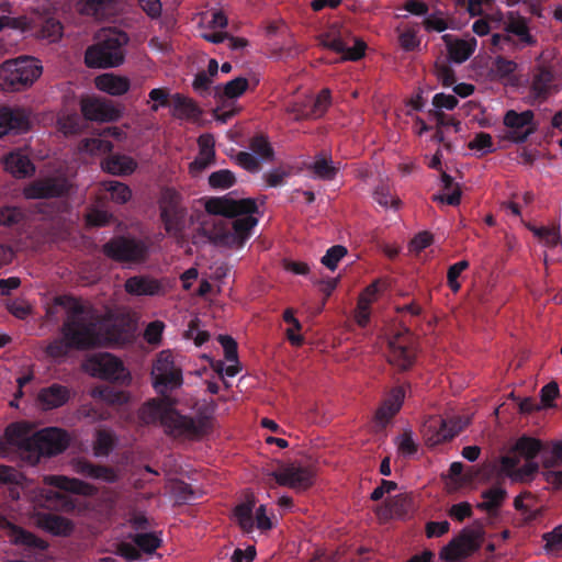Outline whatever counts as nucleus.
Returning <instances> with one entry per match:
<instances>
[{"label":"nucleus","instance_id":"nucleus-1","mask_svg":"<svg viewBox=\"0 0 562 562\" xmlns=\"http://www.w3.org/2000/svg\"><path fill=\"white\" fill-rule=\"evenodd\" d=\"M204 209L209 214L235 218L231 225L218 220L212 227H202L203 235L216 246L243 247L258 224V218L252 216L258 212V205L251 198L236 200L231 193L213 196L205 201Z\"/></svg>","mask_w":562,"mask_h":562},{"label":"nucleus","instance_id":"nucleus-2","mask_svg":"<svg viewBox=\"0 0 562 562\" xmlns=\"http://www.w3.org/2000/svg\"><path fill=\"white\" fill-rule=\"evenodd\" d=\"M55 304L68 308L63 325L64 339H55L46 347L47 356L61 358L70 348L89 349L102 345L105 340L123 341L127 337H104L100 317L94 310L75 299L55 297Z\"/></svg>","mask_w":562,"mask_h":562},{"label":"nucleus","instance_id":"nucleus-3","mask_svg":"<svg viewBox=\"0 0 562 562\" xmlns=\"http://www.w3.org/2000/svg\"><path fill=\"white\" fill-rule=\"evenodd\" d=\"M138 419L143 425L157 422L168 435L175 437H200L205 432L206 423L202 419L183 416L172 408L169 401L153 398L144 403L138 409Z\"/></svg>","mask_w":562,"mask_h":562},{"label":"nucleus","instance_id":"nucleus-4","mask_svg":"<svg viewBox=\"0 0 562 562\" xmlns=\"http://www.w3.org/2000/svg\"><path fill=\"white\" fill-rule=\"evenodd\" d=\"M130 36L115 27L103 29L98 42L86 49L85 63L90 68H113L123 64Z\"/></svg>","mask_w":562,"mask_h":562},{"label":"nucleus","instance_id":"nucleus-5","mask_svg":"<svg viewBox=\"0 0 562 562\" xmlns=\"http://www.w3.org/2000/svg\"><path fill=\"white\" fill-rule=\"evenodd\" d=\"M41 74L42 66L37 59L20 56L0 66V85L5 90L21 91L33 85Z\"/></svg>","mask_w":562,"mask_h":562},{"label":"nucleus","instance_id":"nucleus-6","mask_svg":"<svg viewBox=\"0 0 562 562\" xmlns=\"http://www.w3.org/2000/svg\"><path fill=\"white\" fill-rule=\"evenodd\" d=\"M321 45L336 53L344 54L342 59L357 61L361 59L367 49V44L359 37H353L351 32L341 23L334 22L319 36Z\"/></svg>","mask_w":562,"mask_h":562},{"label":"nucleus","instance_id":"nucleus-7","mask_svg":"<svg viewBox=\"0 0 562 562\" xmlns=\"http://www.w3.org/2000/svg\"><path fill=\"white\" fill-rule=\"evenodd\" d=\"M32 449L27 458L33 464L37 463L41 457H52L64 452L69 443L65 430L48 427L32 435Z\"/></svg>","mask_w":562,"mask_h":562},{"label":"nucleus","instance_id":"nucleus-8","mask_svg":"<svg viewBox=\"0 0 562 562\" xmlns=\"http://www.w3.org/2000/svg\"><path fill=\"white\" fill-rule=\"evenodd\" d=\"M151 376L157 393L165 395L168 391L178 389L183 383L182 371L176 366L170 351H161L154 362Z\"/></svg>","mask_w":562,"mask_h":562},{"label":"nucleus","instance_id":"nucleus-9","mask_svg":"<svg viewBox=\"0 0 562 562\" xmlns=\"http://www.w3.org/2000/svg\"><path fill=\"white\" fill-rule=\"evenodd\" d=\"M160 217L168 234L180 236L184 228L186 207L181 205V195L175 189L167 188L159 200Z\"/></svg>","mask_w":562,"mask_h":562},{"label":"nucleus","instance_id":"nucleus-10","mask_svg":"<svg viewBox=\"0 0 562 562\" xmlns=\"http://www.w3.org/2000/svg\"><path fill=\"white\" fill-rule=\"evenodd\" d=\"M102 252L117 262H140L146 259L148 248L139 239L116 236L102 246Z\"/></svg>","mask_w":562,"mask_h":562},{"label":"nucleus","instance_id":"nucleus-11","mask_svg":"<svg viewBox=\"0 0 562 562\" xmlns=\"http://www.w3.org/2000/svg\"><path fill=\"white\" fill-rule=\"evenodd\" d=\"M70 191V183L64 176H46L35 179L23 188V196L27 200L58 199Z\"/></svg>","mask_w":562,"mask_h":562},{"label":"nucleus","instance_id":"nucleus-12","mask_svg":"<svg viewBox=\"0 0 562 562\" xmlns=\"http://www.w3.org/2000/svg\"><path fill=\"white\" fill-rule=\"evenodd\" d=\"M416 359L413 335L408 329L397 333L389 341L387 360L401 371L412 368Z\"/></svg>","mask_w":562,"mask_h":562},{"label":"nucleus","instance_id":"nucleus-13","mask_svg":"<svg viewBox=\"0 0 562 562\" xmlns=\"http://www.w3.org/2000/svg\"><path fill=\"white\" fill-rule=\"evenodd\" d=\"M481 548L480 533L475 530L464 529L458 538L452 539L440 552L446 561L467 559Z\"/></svg>","mask_w":562,"mask_h":562},{"label":"nucleus","instance_id":"nucleus-14","mask_svg":"<svg viewBox=\"0 0 562 562\" xmlns=\"http://www.w3.org/2000/svg\"><path fill=\"white\" fill-rule=\"evenodd\" d=\"M535 113L531 110L517 112L508 110L503 119L504 125L509 130L506 138L514 143H525L528 137L536 131L532 125Z\"/></svg>","mask_w":562,"mask_h":562},{"label":"nucleus","instance_id":"nucleus-15","mask_svg":"<svg viewBox=\"0 0 562 562\" xmlns=\"http://www.w3.org/2000/svg\"><path fill=\"white\" fill-rule=\"evenodd\" d=\"M271 475L281 486H288L297 491H304L313 484L312 471L299 464H285L278 471H273Z\"/></svg>","mask_w":562,"mask_h":562},{"label":"nucleus","instance_id":"nucleus-16","mask_svg":"<svg viewBox=\"0 0 562 562\" xmlns=\"http://www.w3.org/2000/svg\"><path fill=\"white\" fill-rule=\"evenodd\" d=\"M91 362L94 374L100 379L122 384L130 380L128 371L115 356L101 353L94 357Z\"/></svg>","mask_w":562,"mask_h":562},{"label":"nucleus","instance_id":"nucleus-17","mask_svg":"<svg viewBox=\"0 0 562 562\" xmlns=\"http://www.w3.org/2000/svg\"><path fill=\"white\" fill-rule=\"evenodd\" d=\"M520 462L517 456H504L501 458V471L515 482L531 480L539 471V464L535 460H526V463L518 468Z\"/></svg>","mask_w":562,"mask_h":562},{"label":"nucleus","instance_id":"nucleus-18","mask_svg":"<svg viewBox=\"0 0 562 562\" xmlns=\"http://www.w3.org/2000/svg\"><path fill=\"white\" fill-rule=\"evenodd\" d=\"M503 29L506 34L515 35L522 46H533L537 40L530 34L529 20L518 12L508 11L505 14Z\"/></svg>","mask_w":562,"mask_h":562},{"label":"nucleus","instance_id":"nucleus-19","mask_svg":"<svg viewBox=\"0 0 562 562\" xmlns=\"http://www.w3.org/2000/svg\"><path fill=\"white\" fill-rule=\"evenodd\" d=\"M80 110L89 121L111 122L117 117V111L111 104L95 97L82 98Z\"/></svg>","mask_w":562,"mask_h":562},{"label":"nucleus","instance_id":"nucleus-20","mask_svg":"<svg viewBox=\"0 0 562 562\" xmlns=\"http://www.w3.org/2000/svg\"><path fill=\"white\" fill-rule=\"evenodd\" d=\"M1 162L3 169L18 179L32 177L36 171L30 157L19 149L4 155Z\"/></svg>","mask_w":562,"mask_h":562},{"label":"nucleus","instance_id":"nucleus-21","mask_svg":"<svg viewBox=\"0 0 562 562\" xmlns=\"http://www.w3.org/2000/svg\"><path fill=\"white\" fill-rule=\"evenodd\" d=\"M170 113L177 120L196 122L203 111L193 99L177 92L171 95Z\"/></svg>","mask_w":562,"mask_h":562},{"label":"nucleus","instance_id":"nucleus-22","mask_svg":"<svg viewBox=\"0 0 562 562\" xmlns=\"http://www.w3.org/2000/svg\"><path fill=\"white\" fill-rule=\"evenodd\" d=\"M422 435L428 447H435L451 440V432L441 416H430L422 425Z\"/></svg>","mask_w":562,"mask_h":562},{"label":"nucleus","instance_id":"nucleus-23","mask_svg":"<svg viewBox=\"0 0 562 562\" xmlns=\"http://www.w3.org/2000/svg\"><path fill=\"white\" fill-rule=\"evenodd\" d=\"M29 127V117L22 110L0 105V138L11 132H26Z\"/></svg>","mask_w":562,"mask_h":562},{"label":"nucleus","instance_id":"nucleus-24","mask_svg":"<svg viewBox=\"0 0 562 562\" xmlns=\"http://www.w3.org/2000/svg\"><path fill=\"white\" fill-rule=\"evenodd\" d=\"M69 398V389L58 383L41 389L37 394V402L46 411L61 407Z\"/></svg>","mask_w":562,"mask_h":562},{"label":"nucleus","instance_id":"nucleus-25","mask_svg":"<svg viewBox=\"0 0 562 562\" xmlns=\"http://www.w3.org/2000/svg\"><path fill=\"white\" fill-rule=\"evenodd\" d=\"M517 68L516 61L504 56H496L488 68V76L494 81L515 86L518 81L516 77Z\"/></svg>","mask_w":562,"mask_h":562},{"label":"nucleus","instance_id":"nucleus-26","mask_svg":"<svg viewBox=\"0 0 562 562\" xmlns=\"http://www.w3.org/2000/svg\"><path fill=\"white\" fill-rule=\"evenodd\" d=\"M125 291L135 296L149 295L154 296L162 291L161 283L146 274L130 277L124 283Z\"/></svg>","mask_w":562,"mask_h":562},{"label":"nucleus","instance_id":"nucleus-27","mask_svg":"<svg viewBox=\"0 0 562 562\" xmlns=\"http://www.w3.org/2000/svg\"><path fill=\"white\" fill-rule=\"evenodd\" d=\"M554 80L553 72L544 66H538L535 68L531 83L530 94L535 100L544 101L551 93L552 85Z\"/></svg>","mask_w":562,"mask_h":562},{"label":"nucleus","instance_id":"nucleus-28","mask_svg":"<svg viewBox=\"0 0 562 562\" xmlns=\"http://www.w3.org/2000/svg\"><path fill=\"white\" fill-rule=\"evenodd\" d=\"M31 428L26 423H12L4 431L5 441L13 447L25 451L30 456L32 449Z\"/></svg>","mask_w":562,"mask_h":562},{"label":"nucleus","instance_id":"nucleus-29","mask_svg":"<svg viewBox=\"0 0 562 562\" xmlns=\"http://www.w3.org/2000/svg\"><path fill=\"white\" fill-rule=\"evenodd\" d=\"M442 40L446 43L449 58L457 64H462L468 60L476 47V40L474 37L470 41L453 40L451 34H445Z\"/></svg>","mask_w":562,"mask_h":562},{"label":"nucleus","instance_id":"nucleus-30","mask_svg":"<svg viewBox=\"0 0 562 562\" xmlns=\"http://www.w3.org/2000/svg\"><path fill=\"white\" fill-rule=\"evenodd\" d=\"M137 167V162L127 155L111 154L101 161L103 171L113 176H128L132 175Z\"/></svg>","mask_w":562,"mask_h":562},{"label":"nucleus","instance_id":"nucleus-31","mask_svg":"<svg viewBox=\"0 0 562 562\" xmlns=\"http://www.w3.org/2000/svg\"><path fill=\"white\" fill-rule=\"evenodd\" d=\"M130 80L113 74H103L95 78V87L111 95H122L130 89Z\"/></svg>","mask_w":562,"mask_h":562},{"label":"nucleus","instance_id":"nucleus-32","mask_svg":"<svg viewBox=\"0 0 562 562\" xmlns=\"http://www.w3.org/2000/svg\"><path fill=\"white\" fill-rule=\"evenodd\" d=\"M38 521L44 530L54 536H68L74 530V525L69 519L56 514H43Z\"/></svg>","mask_w":562,"mask_h":562},{"label":"nucleus","instance_id":"nucleus-33","mask_svg":"<svg viewBox=\"0 0 562 562\" xmlns=\"http://www.w3.org/2000/svg\"><path fill=\"white\" fill-rule=\"evenodd\" d=\"M77 472L83 476L102 480L108 483H114L117 480V474L112 468L97 465L88 461L78 462Z\"/></svg>","mask_w":562,"mask_h":562},{"label":"nucleus","instance_id":"nucleus-34","mask_svg":"<svg viewBox=\"0 0 562 562\" xmlns=\"http://www.w3.org/2000/svg\"><path fill=\"white\" fill-rule=\"evenodd\" d=\"M9 537L11 542L16 546H23L30 549L38 550H45L47 548L46 541L15 525H10Z\"/></svg>","mask_w":562,"mask_h":562},{"label":"nucleus","instance_id":"nucleus-35","mask_svg":"<svg viewBox=\"0 0 562 562\" xmlns=\"http://www.w3.org/2000/svg\"><path fill=\"white\" fill-rule=\"evenodd\" d=\"M378 292L376 282L367 286L364 292L359 296L357 310H356V322L360 327H366L370 321V305L373 302Z\"/></svg>","mask_w":562,"mask_h":562},{"label":"nucleus","instance_id":"nucleus-36","mask_svg":"<svg viewBox=\"0 0 562 562\" xmlns=\"http://www.w3.org/2000/svg\"><path fill=\"white\" fill-rule=\"evenodd\" d=\"M45 483L59 490L76 493L89 494L91 486L78 479H69L63 475H48L44 479Z\"/></svg>","mask_w":562,"mask_h":562},{"label":"nucleus","instance_id":"nucleus-37","mask_svg":"<svg viewBox=\"0 0 562 562\" xmlns=\"http://www.w3.org/2000/svg\"><path fill=\"white\" fill-rule=\"evenodd\" d=\"M543 449V442L540 439L522 435L519 437L513 450L525 460H533Z\"/></svg>","mask_w":562,"mask_h":562},{"label":"nucleus","instance_id":"nucleus-38","mask_svg":"<svg viewBox=\"0 0 562 562\" xmlns=\"http://www.w3.org/2000/svg\"><path fill=\"white\" fill-rule=\"evenodd\" d=\"M92 396L110 405H123L130 400L127 392L110 385L95 387Z\"/></svg>","mask_w":562,"mask_h":562},{"label":"nucleus","instance_id":"nucleus-39","mask_svg":"<svg viewBox=\"0 0 562 562\" xmlns=\"http://www.w3.org/2000/svg\"><path fill=\"white\" fill-rule=\"evenodd\" d=\"M481 496L485 501L477 504V508L492 513L501 507L507 496V492L501 486H492L491 488L483 491Z\"/></svg>","mask_w":562,"mask_h":562},{"label":"nucleus","instance_id":"nucleus-40","mask_svg":"<svg viewBox=\"0 0 562 562\" xmlns=\"http://www.w3.org/2000/svg\"><path fill=\"white\" fill-rule=\"evenodd\" d=\"M36 34L42 40H47L50 43L59 41L63 36V25L59 20L53 16L43 19Z\"/></svg>","mask_w":562,"mask_h":562},{"label":"nucleus","instance_id":"nucleus-41","mask_svg":"<svg viewBox=\"0 0 562 562\" xmlns=\"http://www.w3.org/2000/svg\"><path fill=\"white\" fill-rule=\"evenodd\" d=\"M307 169L312 170L315 178L322 180H333L338 173V167L333 165L330 158L323 156H316L314 162H312Z\"/></svg>","mask_w":562,"mask_h":562},{"label":"nucleus","instance_id":"nucleus-42","mask_svg":"<svg viewBox=\"0 0 562 562\" xmlns=\"http://www.w3.org/2000/svg\"><path fill=\"white\" fill-rule=\"evenodd\" d=\"M251 151L263 160L271 161L274 157V150L265 134H256L249 140Z\"/></svg>","mask_w":562,"mask_h":562},{"label":"nucleus","instance_id":"nucleus-43","mask_svg":"<svg viewBox=\"0 0 562 562\" xmlns=\"http://www.w3.org/2000/svg\"><path fill=\"white\" fill-rule=\"evenodd\" d=\"M132 540L138 550L147 554L154 553L162 543V539L154 532L135 533Z\"/></svg>","mask_w":562,"mask_h":562},{"label":"nucleus","instance_id":"nucleus-44","mask_svg":"<svg viewBox=\"0 0 562 562\" xmlns=\"http://www.w3.org/2000/svg\"><path fill=\"white\" fill-rule=\"evenodd\" d=\"M113 0H80L77 3V10L82 15L100 16L103 15Z\"/></svg>","mask_w":562,"mask_h":562},{"label":"nucleus","instance_id":"nucleus-45","mask_svg":"<svg viewBox=\"0 0 562 562\" xmlns=\"http://www.w3.org/2000/svg\"><path fill=\"white\" fill-rule=\"evenodd\" d=\"M103 188L110 193L111 200L119 203L125 204L132 198V191L130 187L120 181H104Z\"/></svg>","mask_w":562,"mask_h":562},{"label":"nucleus","instance_id":"nucleus-46","mask_svg":"<svg viewBox=\"0 0 562 562\" xmlns=\"http://www.w3.org/2000/svg\"><path fill=\"white\" fill-rule=\"evenodd\" d=\"M330 105V91L323 89L315 98L308 99V111L312 119L322 117Z\"/></svg>","mask_w":562,"mask_h":562},{"label":"nucleus","instance_id":"nucleus-47","mask_svg":"<svg viewBox=\"0 0 562 562\" xmlns=\"http://www.w3.org/2000/svg\"><path fill=\"white\" fill-rule=\"evenodd\" d=\"M236 182L235 175L228 169H221L209 176V184L213 189L225 190L233 187Z\"/></svg>","mask_w":562,"mask_h":562},{"label":"nucleus","instance_id":"nucleus-48","mask_svg":"<svg viewBox=\"0 0 562 562\" xmlns=\"http://www.w3.org/2000/svg\"><path fill=\"white\" fill-rule=\"evenodd\" d=\"M544 543V551L548 554L559 553L562 551V524L555 526L551 531L542 535Z\"/></svg>","mask_w":562,"mask_h":562},{"label":"nucleus","instance_id":"nucleus-49","mask_svg":"<svg viewBox=\"0 0 562 562\" xmlns=\"http://www.w3.org/2000/svg\"><path fill=\"white\" fill-rule=\"evenodd\" d=\"M115 437L109 430H99L94 442V452L97 456H108L114 448Z\"/></svg>","mask_w":562,"mask_h":562},{"label":"nucleus","instance_id":"nucleus-50","mask_svg":"<svg viewBox=\"0 0 562 562\" xmlns=\"http://www.w3.org/2000/svg\"><path fill=\"white\" fill-rule=\"evenodd\" d=\"M25 214L21 207L18 206H3L0 209V225L12 227L22 223Z\"/></svg>","mask_w":562,"mask_h":562},{"label":"nucleus","instance_id":"nucleus-51","mask_svg":"<svg viewBox=\"0 0 562 562\" xmlns=\"http://www.w3.org/2000/svg\"><path fill=\"white\" fill-rule=\"evenodd\" d=\"M235 516L238 520L240 528L245 532H250L254 529V515H252V504L251 503H243L236 506Z\"/></svg>","mask_w":562,"mask_h":562},{"label":"nucleus","instance_id":"nucleus-52","mask_svg":"<svg viewBox=\"0 0 562 562\" xmlns=\"http://www.w3.org/2000/svg\"><path fill=\"white\" fill-rule=\"evenodd\" d=\"M283 321L290 325H292V328L286 329V336L289 341L293 346H301L304 341L303 337L301 335H295L294 330H301L302 325L297 318L294 317V311L292 308H286L283 312Z\"/></svg>","mask_w":562,"mask_h":562},{"label":"nucleus","instance_id":"nucleus-53","mask_svg":"<svg viewBox=\"0 0 562 562\" xmlns=\"http://www.w3.org/2000/svg\"><path fill=\"white\" fill-rule=\"evenodd\" d=\"M171 95L168 88H154L149 91L148 98L153 101L150 110L157 112L160 108H171Z\"/></svg>","mask_w":562,"mask_h":562},{"label":"nucleus","instance_id":"nucleus-54","mask_svg":"<svg viewBox=\"0 0 562 562\" xmlns=\"http://www.w3.org/2000/svg\"><path fill=\"white\" fill-rule=\"evenodd\" d=\"M347 248L342 245L331 246L322 257L321 262L326 268L334 271L338 267L339 261L347 255Z\"/></svg>","mask_w":562,"mask_h":562},{"label":"nucleus","instance_id":"nucleus-55","mask_svg":"<svg viewBox=\"0 0 562 562\" xmlns=\"http://www.w3.org/2000/svg\"><path fill=\"white\" fill-rule=\"evenodd\" d=\"M469 148L472 150L481 151L482 155L494 153L496 150L492 136L485 132L477 133L469 143Z\"/></svg>","mask_w":562,"mask_h":562},{"label":"nucleus","instance_id":"nucleus-56","mask_svg":"<svg viewBox=\"0 0 562 562\" xmlns=\"http://www.w3.org/2000/svg\"><path fill=\"white\" fill-rule=\"evenodd\" d=\"M215 158V150H199L195 159L190 164V172L192 175H198L206 169L211 164H213Z\"/></svg>","mask_w":562,"mask_h":562},{"label":"nucleus","instance_id":"nucleus-57","mask_svg":"<svg viewBox=\"0 0 562 562\" xmlns=\"http://www.w3.org/2000/svg\"><path fill=\"white\" fill-rule=\"evenodd\" d=\"M248 88V80L244 77H237L225 83L223 95L228 99L240 97Z\"/></svg>","mask_w":562,"mask_h":562},{"label":"nucleus","instance_id":"nucleus-58","mask_svg":"<svg viewBox=\"0 0 562 562\" xmlns=\"http://www.w3.org/2000/svg\"><path fill=\"white\" fill-rule=\"evenodd\" d=\"M468 268L469 261L467 260L458 261L449 267L447 272V283L453 292H458L460 290V283L458 282V278L460 277L462 271H464Z\"/></svg>","mask_w":562,"mask_h":562},{"label":"nucleus","instance_id":"nucleus-59","mask_svg":"<svg viewBox=\"0 0 562 562\" xmlns=\"http://www.w3.org/2000/svg\"><path fill=\"white\" fill-rule=\"evenodd\" d=\"M172 493L179 503H190L196 498L192 486L183 481L173 483Z\"/></svg>","mask_w":562,"mask_h":562},{"label":"nucleus","instance_id":"nucleus-60","mask_svg":"<svg viewBox=\"0 0 562 562\" xmlns=\"http://www.w3.org/2000/svg\"><path fill=\"white\" fill-rule=\"evenodd\" d=\"M218 342L224 349V357L228 362H238L237 342L228 335H220Z\"/></svg>","mask_w":562,"mask_h":562},{"label":"nucleus","instance_id":"nucleus-61","mask_svg":"<svg viewBox=\"0 0 562 562\" xmlns=\"http://www.w3.org/2000/svg\"><path fill=\"white\" fill-rule=\"evenodd\" d=\"M560 389L557 382L552 381L542 386L540 390L541 406L553 407V401L559 396Z\"/></svg>","mask_w":562,"mask_h":562},{"label":"nucleus","instance_id":"nucleus-62","mask_svg":"<svg viewBox=\"0 0 562 562\" xmlns=\"http://www.w3.org/2000/svg\"><path fill=\"white\" fill-rule=\"evenodd\" d=\"M286 112L292 114L295 121L312 120L311 111H308V99L290 103L286 106Z\"/></svg>","mask_w":562,"mask_h":562},{"label":"nucleus","instance_id":"nucleus-63","mask_svg":"<svg viewBox=\"0 0 562 562\" xmlns=\"http://www.w3.org/2000/svg\"><path fill=\"white\" fill-rule=\"evenodd\" d=\"M79 412L83 417L89 418L92 422L106 420L111 416L108 409L94 405H85Z\"/></svg>","mask_w":562,"mask_h":562},{"label":"nucleus","instance_id":"nucleus-64","mask_svg":"<svg viewBox=\"0 0 562 562\" xmlns=\"http://www.w3.org/2000/svg\"><path fill=\"white\" fill-rule=\"evenodd\" d=\"M237 164L249 172H258L260 170L259 160L250 153L239 151L236 155Z\"/></svg>","mask_w":562,"mask_h":562}]
</instances>
